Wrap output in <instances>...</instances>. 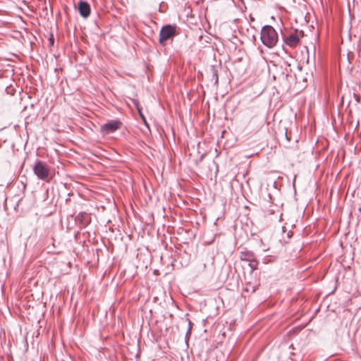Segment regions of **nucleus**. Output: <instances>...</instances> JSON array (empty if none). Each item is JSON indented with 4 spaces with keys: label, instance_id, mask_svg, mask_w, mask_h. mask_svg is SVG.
<instances>
[{
    "label": "nucleus",
    "instance_id": "3",
    "mask_svg": "<svg viewBox=\"0 0 361 361\" xmlns=\"http://www.w3.org/2000/svg\"><path fill=\"white\" fill-rule=\"evenodd\" d=\"M35 174L39 179L46 180L49 176V169L47 164L41 161H37L34 167Z\"/></svg>",
    "mask_w": 361,
    "mask_h": 361
},
{
    "label": "nucleus",
    "instance_id": "12",
    "mask_svg": "<svg viewBox=\"0 0 361 361\" xmlns=\"http://www.w3.org/2000/svg\"><path fill=\"white\" fill-rule=\"evenodd\" d=\"M86 216V214H80L78 216V218H85Z\"/></svg>",
    "mask_w": 361,
    "mask_h": 361
},
{
    "label": "nucleus",
    "instance_id": "1",
    "mask_svg": "<svg viewBox=\"0 0 361 361\" xmlns=\"http://www.w3.org/2000/svg\"><path fill=\"white\" fill-rule=\"evenodd\" d=\"M261 41L268 48H273L279 40L276 30L271 25H264L261 30Z\"/></svg>",
    "mask_w": 361,
    "mask_h": 361
},
{
    "label": "nucleus",
    "instance_id": "8",
    "mask_svg": "<svg viewBox=\"0 0 361 361\" xmlns=\"http://www.w3.org/2000/svg\"><path fill=\"white\" fill-rule=\"evenodd\" d=\"M240 259L243 261L248 262L253 259V253L252 252H243L240 254Z\"/></svg>",
    "mask_w": 361,
    "mask_h": 361
},
{
    "label": "nucleus",
    "instance_id": "6",
    "mask_svg": "<svg viewBox=\"0 0 361 361\" xmlns=\"http://www.w3.org/2000/svg\"><path fill=\"white\" fill-rule=\"evenodd\" d=\"M272 202L269 200H265L262 205V210L264 216H269L274 214V206Z\"/></svg>",
    "mask_w": 361,
    "mask_h": 361
},
{
    "label": "nucleus",
    "instance_id": "2",
    "mask_svg": "<svg viewBox=\"0 0 361 361\" xmlns=\"http://www.w3.org/2000/svg\"><path fill=\"white\" fill-rule=\"evenodd\" d=\"M177 35H178V32L176 30V26L171 25H164L161 27L159 32V43L164 44L167 40Z\"/></svg>",
    "mask_w": 361,
    "mask_h": 361
},
{
    "label": "nucleus",
    "instance_id": "10",
    "mask_svg": "<svg viewBox=\"0 0 361 361\" xmlns=\"http://www.w3.org/2000/svg\"><path fill=\"white\" fill-rule=\"evenodd\" d=\"M212 79L214 80L215 85H217L219 82V76L217 71L214 68L212 69Z\"/></svg>",
    "mask_w": 361,
    "mask_h": 361
},
{
    "label": "nucleus",
    "instance_id": "5",
    "mask_svg": "<svg viewBox=\"0 0 361 361\" xmlns=\"http://www.w3.org/2000/svg\"><path fill=\"white\" fill-rule=\"evenodd\" d=\"M78 11L81 16L87 18L90 15V6L87 1H80L78 4Z\"/></svg>",
    "mask_w": 361,
    "mask_h": 361
},
{
    "label": "nucleus",
    "instance_id": "7",
    "mask_svg": "<svg viewBox=\"0 0 361 361\" xmlns=\"http://www.w3.org/2000/svg\"><path fill=\"white\" fill-rule=\"evenodd\" d=\"M300 39L297 34L293 33L288 36L286 39V43L290 47H295L298 44Z\"/></svg>",
    "mask_w": 361,
    "mask_h": 361
},
{
    "label": "nucleus",
    "instance_id": "13",
    "mask_svg": "<svg viewBox=\"0 0 361 361\" xmlns=\"http://www.w3.org/2000/svg\"><path fill=\"white\" fill-rule=\"evenodd\" d=\"M88 223V220L85 221L82 224L85 226Z\"/></svg>",
    "mask_w": 361,
    "mask_h": 361
},
{
    "label": "nucleus",
    "instance_id": "11",
    "mask_svg": "<svg viewBox=\"0 0 361 361\" xmlns=\"http://www.w3.org/2000/svg\"><path fill=\"white\" fill-rule=\"evenodd\" d=\"M134 103H135V106H136V108H137V111H138V112H139L140 115L142 117V118H143V119H145V118H144L143 115H142V113H141V109H140V106H139V104H138V102H135ZM144 121H145V120H144Z\"/></svg>",
    "mask_w": 361,
    "mask_h": 361
},
{
    "label": "nucleus",
    "instance_id": "9",
    "mask_svg": "<svg viewBox=\"0 0 361 361\" xmlns=\"http://www.w3.org/2000/svg\"><path fill=\"white\" fill-rule=\"evenodd\" d=\"M248 266L250 268V272H253L255 269H257L258 262L254 258L248 261Z\"/></svg>",
    "mask_w": 361,
    "mask_h": 361
},
{
    "label": "nucleus",
    "instance_id": "4",
    "mask_svg": "<svg viewBox=\"0 0 361 361\" xmlns=\"http://www.w3.org/2000/svg\"><path fill=\"white\" fill-rule=\"evenodd\" d=\"M121 123L118 120H112L101 126L104 135L112 133L120 128Z\"/></svg>",
    "mask_w": 361,
    "mask_h": 361
}]
</instances>
